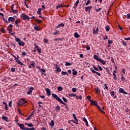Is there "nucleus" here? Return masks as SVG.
Instances as JSON below:
<instances>
[{"mask_svg": "<svg viewBox=\"0 0 130 130\" xmlns=\"http://www.w3.org/2000/svg\"><path fill=\"white\" fill-rule=\"evenodd\" d=\"M27 101H25L23 98L20 99L17 103L18 106H23L25 105V103H27Z\"/></svg>", "mask_w": 130, "mask_h": 130, "instance_id": "obj_1", "label": "nucleus"}, {"mask_svg": "<svg viewBox=\"0 0 130 130\" xmlns=\"http://www.w3.org/2000/svg\"><path fill=\"white\" fill-rule=\"evenodd\" d=\"M52 96L53 98H55L56 100H57V101H58V102L61 103V104H63V105H66V104H64V103H63V102H62V100H61V99H60V98H59V97L57 96V95H56L54 93H52Z\"/></svg>", "mask_w": 130, "mask_h": 130, "instance_id": "obj_2", "label": "nucleus"}, {"mask_svg": "<svg viewBox=\"0 0 130 130\" xmlns=\"http://www.w3.org/2000/svg\"><path fill=\"white\" fill-rule=\"evenodd\" d=\"M20 18H21L22 20H27V21H29V20H30V17H29V16L24 13H22V14H21Z\"/></svg>", "mask_w": 130, "mask_h": 130, "instance_id": "obj_3", "label": "nucleus"}, {"mask_svg": "<svg viewBox=\"0 0 130 130\" xmlns=\"http://www.w3.org/2000/svg\"><path fill=\"white\" fill-rule=\"evenodd\" d=\"M117 74H118V72H117V71L114 70L113 71V75L114 76L113 79L115 81H117Z\"/></svg>", "mask_w": 130, "mask_h": 130, "instance_id": "obj_4", "label": "nucleus"}, {"mask_svg": "<svg viewBox=\"0 0 130 130\" xmlns=\"http://www.w3.org/2000/svg\"><path fill=\"white\" fill-rule=\"evenodd\" d=\"M15 61L18 63V64H20V66H24V64L21 62L20 59H19V55H17V58L15 59Z\"/></svg>", "mask_w": 130, "mask_h": 130, "instance_id": "obj_5", "label": "nucleus"}, {"mask_svg": "<svg viewBox=\"0 0 130 130\" xmlns=\"http://www.w3.org/2000/svg\"><path fill=\"white\" fill-rule=\"evenodd\" d=\"M17 124L19 127H20L21 129L22 130H26V128L25 127V125H24V124H20L19 123H17Z\"/></svg>", "mask_w": 130, "mask_h": 130, "instance_id": "obj_6", "label": "nucleus"}, {"mask_svg": "<svg viewBox=\"0 0 130 130\" xmlns=\"http://www.w3.org/2000/svg\"><path fill=\"white\" fill-rule=\"evenodd\" d=\"M85 12H88V14H90V11L92 9V6L85 7Z\"/></svg>", "mask_w": 130, "mask_h": 130, "instance_id": "obj_7", "label": "nucleus"}, {"mask_svg": "<svg viewBox=\"0 0 130 130\" xmlns=\"http://www.w3.org/2000/svg\"><path fill=\"white\" fill-rule=\"evenodd\" d=\"M33 90H34V87H30L29 90L27 92V95H31V94H32V92H33Z\"/></svg>", "mask_w": 130, "mask_h": 130, "instance_id": "obj_8", "label": "nucleus"}, {"mask_svg": "<svg viewBox=\"0 0 130 130\" xmlns=\"http://www.w3.org/2000/svg\"><path fill=\"white\" fill-rule=\"evenodd\" d=\"M119 93H122V94H124L125 95L127 94V92H126L123 89L120 88L119 89Z\"/></svg>", "mask_w": 130, "mask_h": 130, "instance_id": "obj_9", "label": "nucleus"}, {"mask_svg": "<svg viewBox=\"0 0 130 130\" xmlns=\"http://www.w3.org/2000/svg\"><path fill=\"white\" fill-rule=\"evenodd\" d=\"M21 23V20L20 19H17L15 21V24L16 26V27H19V24Z\"/></svg>", "mask_w": 130, "mask_h": 130, "instance_id": "obj_10", "label": "nucleus"}, {"mask_svg": "<svg viewBox=\"0 0 130 130\" xmlns=\"http://www.w3.org/2000/svg\"><path fill=\"white\" fill-rule=\"evenodd\" d=\"M7 29L9 31V33H11V32H12V30H13V24H10L8 26Z\"/></svg>", "mask_w": 130, "mask_h": 130, "instance_id": "obj_11", "label": "nucleus"}, {"mask_svg": "<svg viewBox=\"0 0 130 130\" xmlns=\"http://www.w3.org/2000/svg\"><path fill=\"white\" fill-rule=\"evenodd\" d=\"M73 116L75 119V120L76 121V122H74V123H76V124H78L79 123V121L78 120V118H77V117L76 116V114H73Z\"/></svg>", "mask_w": 130, "mask_h": 130, "instance_id": "obj_12", "label": "nucleus"}, {"mask_svg": "<svg viewBox=\"0 0 130 130\" xmlns=\"http://www.w3.org/2000/svg\"><path fill=\"white\" fill-rule=\"evenodd\" d=\"M15 18L13 17H10L8 18V22L9 23H10V22H12V23L15 22Z\"/></svg>", "mask_w": 130, "mask_h": 130, "instance_id": "obj_13", "label": "nucleus"}, {"mask_svg": "<svg viewBox=\"0 0 130 130\" xmlns=\"http://www.w3.org/2000/svg\"><path fill=\"white\" fill-rule=\"evenodd\" d=\"M2 119L5 121H6V122H9V117L7 116H2Z\"/></svg>", "mask_w": 130, "mask_h": 130, "instance_id": "obj_14", "label": "nucleus"}, {"mask_svg": "<svg viewBox=\"0 0 130 130\" xmlns=\"http://www.w3.org/2000/svg\"><path fill=\"white\" fill-rule=\"evenodd\" d=\"M90 71L92 72V73H93V74H96V75H98V76H99V77L101 76V74L97 72L94 69H90Z\"/></svg>", "mask_w": 130, "mask_h": 130, "instance_id": "obj_15", "label": "nucleus"}, {"mask_svg": "<svg viewBox=\"0 0 130 130\" xmlns=\"http://www.w3.org/2000/svg\"><path fill=\"white\" fill-rule=\"evenodd\" d=\"M45 91L47 92V96H50L51 95V93L50 92V89L49 88H45Z\"/></svg>", "mask_w": 130, "mask_h": 130, "instance_id": "obj_16", "label": "nucleus"}, {"mask_svg": "<svg viewBox=\"0 0 130 130\" xmlns=\"http://www.w3.org/2000/svg\"><path fill=\"white\" fill-rule=\"evenodd\" d=\"M55 68H56V71L57 72H61V69H60V68H59V66L57 65V64H55Z\"/></svg>", "mask_w": 130, "mask_h": 130, "instance_id": "obj_17", "label": "nucleus"}, {"mask_svg": "<svg viewBox=\"0 0 130 130\" xmlns=\"http://www.w3.org/2000/svg\"><path fill=\"white\" fill-rule=\"evenodd\" d=\"M60 27H64V24L63 23H61L59 24L58 25L55 26L56 28H60Z\"/></svg>", "mask_w": 130, "mask_h": 130, "instance_id": "obj_18", "label": "nucleus"}, {"mask_svg": "<svg viewBox=\"0 0 130 130\" xmlns=\"http://www.w3.org/2000/svg\"><path fill=\"white\" fill-rule=\"evenodd\" d=\"M3 104L5 105V110H9V108L8 107V104H7V103H6V102H4L3 103Z\"/></svg>", "mask_w": 130, "mask_h": 130, "instance_id": "obj_19", "label": "nucleus"}, {"mask_svg": "<svg viewBox=\"0 0 130 130\" xmlns=\"http://www.w3.org/2000/svg\"><path fill=\"white\" fill-rule=\"evenodd\" d=\"M83 120L84 122H85L86 126H89V124L88 123V121L87 120V119H86V118L84 117L83 118Z\"/></svg>", "mask_w": 130, "mask_h": 130, "instance_id": "obj_20", "label": "nucleus"}, {"mask_svg": "<svg viewBox=\"0 0 130 130\" xmlns=\"http://www.w3.org/2000/svg\"><path fill=\"white\" fill-rule=\"evenodd\" d=\"M93 58L94 59H96V60H98V61H99L100 59H101L100 58H99V57L97 55H94L93 56Z\"/></svg>", "mask_w": 130, "mask_h": 130, "instance_id": "obj_21", "label": "nucleus"}, {"mask_svg": "<svg viewBox=\"0 0 130 130\" xmlns=\"http://www.w3.org/2000/svg\"><path fill=\"white\" fill-rule=\"evenodd\" d=\"M99 61H100V62H101V63H102V64H106V61H105L104 60H102L101 58L100 59V60H99Z\"/></svg>", "mask_w": 130, "mask_h": 130, "instance_id": "obj_22", "label": "nucleus"}, {"mask_svg": "<svg viewBox=\"0 0 130 130\" xmlns=\"http://www.w3.org/2000/svg\"><path fill=\"white\" fill-rule=\"evenodd\" d=\"M18 45H19V46H24V45H25V43L21 41L19 42H18Z\"/></svg>", "mask_w": 130, "mask_h": 130, "instance_id": "obj_23", "label": "nucleus"}, {"mask_svg": "<svg viewBox=\"0 0 130 130\" xmlns=\"http://www.w3.org/2000/svg\"><path fill=\"white\" fill-rule=\"evenodd\" d=\"M63 7H64V5L60 4L56 7V10H57V9H59V8H63Z\"/></svg>", "mask_w": 130, "mask_h": 130, "instance_id": "obj_24", "label": "nucleus"}, {"mask_svg": "<svg viewBox=\"0 0 130 130\" xmlns=\"http://www.w3.org/2000/svg\"><path fill=\"white\" fill-rule=\"evenodd\" d=\"M99 31V27H98L96 28V30L94 29V30H93V34H98Z\"/></svg>", "mask_w": 130, "mask_h": 130, "instance_id": "obj_25", "label": "nucleus"}, {"mask_svg": "<svg viewBox=\"0 0 130 130\" xmlns=\"http://www.w3.org/2000/svg\"><path fill=\"white\" fill-rule=\"evenodd\" d=\"M49 125H50V126H51V128H52V127L54 126V121L51 120V123L49 124Z\"/></svg>", "mask_w": 130, "mask_h": 130, "instance_id": "obj_26", "label": "nucleus"}, {"mask_svg": "<svg viewBox=\"0 0 130 130\" xmlns=\"http://www.w3.org/2000/svg\"><path fill=\"white\" fill-rule=\"evenodd\" d=\"M34 29L36 31H40V27H39V26H34Z\"/></svg>", "mask_w": 130, "mask_h": 130, "instance_id": "obj_27", "label": "nucleus"}, {"mask_svg": "<svg viewBox=\"0 0 130 130\" xmlns=\"http://www.w3.org/2000/svg\"><path fill=\"white\" fill-rule=\"evenodd\" d=\"M59 110H60V107L59 106H57L55 107V111L56 112H57Z\"/></svg>", "mask_w": 130, "mask_h": 130, "instance_id": "obj_28", "label": "nucleus"}, {"mask_svg": "<svg viewBox=\"0 0 130 130\" xmlns=\"http://www.w3.org/2000/svg\"><path fill=\"white\" fill-rule=\"evenodd\" d=\"M121 80L122 82H124L125 81V78L123 76V74H121Z\"/></svg>", "mask_w": 130, "mask_h": 130, "instance_id": "obj_29", "label": "nucleus"}, {"mask_svg": "<svg viewBox=\"0 0 130 130\" xmlns=\"http://www.w3.org/2000/svg\"><path fill=\"white\" fill-rule=\"evenodd\" d=\"M74 37H75V38H80V35L78 34V32H75Z\"/></svg>", "mask_w": 130, "mask_h": 130, "instance_id": "obj_30", "label": "nucleus"}, {"mask_svg": "<svg viewBox=\"0 0 130 130\" xmlns=\"http://www.w3.org/2000/svg\"><path fill=\"white\" fill-rule=\"evenodd\" d=\"M41 11H42V10L41 9V8H39L37 11V14L38 15H42L41 14Z\"/></svg>", "mask_w": 130, "mask_h": 130, "instance_id": "obj_31", "label": "nucleus"}, {"mask_svg": "<svg viewBox=\"0 0 130 130\" xmlns=\"http://www.w3.org/2000/svg\"><path fill=\"white\" fill-rule=\"evenodd\" d=\"M30 65L32 67V68H35V62L34 61H31L30 63Z\"/></svg>", "mask_w": 130, "mask_h": 130, "instance_id": "obj_32", "label": "nucleus"}, {"mask_svg": "<svg viewBox=\"0 0 130 130\" xmlns=\"http://www.w3.org/2000/svg\"><path fill=\"white\" fill-rule=\"evenodd\" d=\"M35 21L37 22L38 23V24H41V23H42V20H41L40 19H36Z\"/></svg>", "mask_w": 130, "mask_h": 130, "instance_id": "obj_33", "label": "nucleus"}, {"mask_svg": "<svg viewBox=\"0 0 130 130\" xmlns=\"http://www.w3.org/2000/svg\"><path fill=\"white\" fill-rule=\"evenodd\" d=\"M110 30V27H109V26L106 25V31H107V32H108Z\"/></svg>", "mask_w": 130, "mask_h": 130, "instance_id": "obj_34", "label": "nucleus"}, {"mask_svg": "<svg viewBox=\"0 0 130 130\" xmlns=\"http://www.w3.org/2000/svg\"><path fill=\"white\" fill-rule=\"evenodd\" d=\"M92 104H94V105H95V106H98V102H97V101H93L92 102Z\"/></svg>", "mask_w": 130, "mask_h": 130, "instance_id": "obj_35", "label": "nucleus"}, {"mask_svg": "<svg viewBox=\"0 0 130 130\" xmlns=\"http://www.w3.org/2000/svg\"><path fill=\"white\" fill-rule=\"evenodd\" d=\"M58 91H62L63 90V88L61 86H58L57 87Z\"/></svg>", "mask_w": 130, "mask_h": 130, "instance_id": "obj_36", "label": "nucleus"}, {"mask_svg": "<svg viewBox=\"0 0 130 130\" xmlns=\"http://www.w3.org/2000/svg\"><path fill=\"white\" fill-rule=\"evenodd\" d=\"M76 95H77V94H76L75 93H70L69 94L70 97H76Z\"/></svg>", "mask_w": 130, "mask_h": 130, "instance_id": "obj_37", "label": "nucleus"}, {"mask_svg": "<svg viewBox=\"0 0 130 130\" xmlns=\"http://www.w3.org/2000/svg\"><path fill=\"white\" fill-rule=\"evenodd\" d=\"M75 97L76 98H77V99H79L80 100H82V95L78 96L76 95Z\"/></svg>", "mask_w": 130, "mask_h": 130, "instance_id": "obj_38", "label": "nucleus"}, {"mask_svg": "<svg viewBox=\"0 0 130 130\" xmlns=\"http://www.w3.org/2000/svg\"><path fill=\"white\" fill-rule=\"evenodd\" d=\"M15 41L19 43V42L21 41V40L19 38H15Z\"/></svg>", "mask_w": 130, "mask_h": 130, "instance_id": "obj_39", "label": "nucleus"}, {"mask_svg": "<svg viewBox=\"0 0 130 130\" xmlns=\"http://www.w3.org/2000/svg\"><path fill=\"white\" fill-rule=\"evenodd\" d=\"M95 91L96 92V93H100V89H99V88L96 87L95 89Z\"/></svg>", "mask_w": 130, "mask_h": 130, "instance_id": "obj_40", "label": "nucleus"}, {"mask_svg": "<svg viewBox=\"0 0 130 130\" xmlns=\"http://www.w3.org/2000/svg\"><path fill=\"white\" fill-rule=\"evenodd\" d=\"M58 33H59V31L56 30L55 32H53V34L54 35H57V34H58Z\"/></svg>", "mask_w": 130, "mask_h": 130, "instance_id": "obj_41", "label": "nucleus"}, {"mask_svg": "<svg viewBox=\"0 0 130 130\" xmlns=\"http://www.w3.org/2000/svg\"><path fill=\"white\" fill-rule=\"evenodd\" d=\"M101 10H102V8H99V9L95 8V11L96 12H100V11H101Z\"/></svg>", "mask_w": 130, "mask_h": 130, "instance_id": "obj_42", "label": "nucleus"}, {"mask_svg": "<svg viewBox=\"0 0 130 130\" xmlns=\"http://www.w3.org/2000/svg\"><path fill=\"white\" fill-rule=\"evenodd\" d=\"M25 130H36V129L34 127H31V128H26Z\"/></svg>", "mask_w": 130, "mask_h": 130, "instance_id": "obj_43", "label": "nucleus"}, {"mask_svg": "<svg viewBox=\"0 0 130 130\" xmlns=\"http://www.w3.org/2000/svg\"><path fill=\"white\" fill-rule=\"evenodd\" d=\"M12 13H14V14H18V10H13L12 11Z\"/></svg>", "mask_w": 130, "mask_h": 130, "instance_id": "obj_44", "label": "nucleus"}, {"mask_svg": "<svg viewBox=\"0 0 130 130\" xmlns=\"http://www.w3.org/2000/svg\"><path fill=\"white\" fill-rule=\"evenodd\" d=\"M65 66H72V63H70L69 62H66Z\"/></svg>", "mask_w": 130, "mask_h": 130, "instance_id": "obj_45", "label": "nucleus"}, {"mask_svg": "<svg viewBox=\"0 0 130 130\" xmlns=\"http://www.w3.org/2000/svg\"><path fill=\"white\" fill-rule=\"evenodd\" d=\"M61 74H62V75H63V76H64V75H67V76L69 75V74H68V72H63V71H62V72H61Z\"/></svg>", "mask_w": 130, "mask_h": 130, "instance_id": "obj_46", "label": "nucleus"}, {"mask_svg": "<svg viewBox=\"0 0 130 130\" xmlns=\"http://www.w3.org/2000/svg\"><path fill=\"white\" fill-rule=\"evenodd\" d=\"M110 94H111V96H112V97H113V96H114V95H115V93L114 92V91H111Z\"/></svg>", "mask_w": 130, "mask_h": 130, "instance_id": "obj_47", "label": "nucleus"}, {"mask_svg": "<svg viewBox=\"0 0 130 130\" xmlns=\"http://www.w3.org/2000/svg\"><path fill=\"white\" fill-rule=\"evenodd\" d=\"M73 75L74 76H76V75H78V72H77V71H73Z\"/></svg>", "mask_w": 130, "mask_h": 130, "instance_id": "obj_48", "label": "nucleus"}, {"mask_svg": "<svg viewBox=\"0 0 130 130\" xmlns=\"http://www.w3.org/2000/svg\"><path fill=\"white\" fill-rule=\"evenodd\" d=\"M3 21L6 23V24H9V20L8 21L6 18H3Z\"/></svg>", "mask_w": 130, "mask_h": 130, "instance_id": "obj_49", "label": "nucleus"}, {"mask_svg": "<svg viewBox=\"0 0 130 130\" xmlns=\"http://www.w3.org/2000/svg\"><path fill=\"white\" fill-rule=\"evenodd\" d=\"M27 126H29V127H33L34 125L32 123H29L27 124Z\"/></svg>", "mask_w": 130, "mask_h": 130, "instance_id": "obj_50", "label": "nucleus"}, {"mask_svg": "<svg viewBox=\"0 0 130 130\" xmlns=\"http://www.w3.org/2000/svg\"><path fill=\"white\" fill-rule=\"evenodd\" d=\"M94 70H95V71H99V69H98V68L95 67L94 65L92 66Z\"/></svg>", "mask_w": 130, "mask_h": 130, "instance_id": "obj_51", "label": "nucleus"}, {"mask_svg": "<svg viewBox=\"0 0 130 130\" xmlns=\"http://www.w3.org/2000/svg\"><path fill=\"white\" fill-rule=\"evenodd\" d=\"M79 3H80V1L79 0L76 1V3H75V7H76H76H78V5H79Z\"/></svg>", "mask_w": 130, "mask_h": 130, "instance_id": "obj_52", "label": "nucleus"}, {"mask_svg": "<svg viewBox=\"0 0 130 130\" xmlns=\"http://www.w3.org/2000/svg\"><path fill=\"white\" fill-rule=\"evenodd\" d=\"M0 31H1V32H2V33H5L6 32V30H5V29L1 28L0 29Z\"/></svg>", "mask_w": 130, "mask_h": 130, "instance_id": "obj_53", "label": "nucleus"}, {"mask_svg": "<svg viewBox=\"0 0 130 130\" xmlns=\"http://www.w3.org/2000/svg\"><path fill=\"white\" fill-rule=\"evenodd\" d=\"M98 68H99V70H100V71H101V72L103 71L102 67H101V66H100V65H98Z\"/></svg>", "mask_w": 130, "mask_h": 130, "instance_id": "obj_54", "label": "nucleus"}, {"mask_svg": "<svg viewBox=\"0 0 130 130\" xmlns=\"http://www.w3.org/2000/svg\"><path fill=\"white\" fill-rule=\"evenodd\" d=\"M113 42V41H112V40H108V43L109 44H112Z\"/></svg>", "mask_w": 130, "mask_h": 130, "instance_id": "obj_55", "label": "nucleus"}, {"mask_svg": "<svg viewBox=\"0 0 130 130\" xmlns=\"http://www.w3.org/2000/svg\"><path fill=\"white\" fill-rule=\"evenodd\" d=\"M31 118H32V117L31 115H30L25 120H29V119H31Z\"/></svg>", "mask_w": 130, "mask_h": 130, "instance_id": "obj_56", "label": "nucleus"}, {"mask_svg": "<svg viewBox=\"0 0 130 130\" xmlns=\"http://www.w3.org/2000/svg\"><path fill=\"white\" fill-rule=\"evenodd\" d=\"M22 55L23 56H25L26 55H27V54L26 53V52H22Z\"/></svg>", "mask_w": 130, "mask_h": 130, "instance_id": "obj_57", "label": "nucleus"}, {"mask_svg": "<svg viewBox=\"0 0 130 130\" xmlns=\"http://www.w3.org/2000/svg\"><path fill=\"white\" fill-rule=\"evenodd\" d=\"M62 100H63V101H64V102H66V103L68 102V100H67V99H66V98L63 97V98H62Z\"/></svg>", "mask_w": 130, "mask_h": 130, "instance_id": "obj_58", "label": "nucleus"}, {"mask_svg": "<svg viewBox=\"0 0 130 130\" xmlns=\"http://www.w3.org/2000/svg\"><path fill=\"white\" fill-rule=\"evenodd\" d=\"M72 91H73V92H77V88H72Z\"/></svg>", "mask_w": 130, "mask_h": 130, "instance_id": "obj_59", "label": "nucleus"}, {"mask_svg": "<svg viewBox=\"0 0 130 130\" xmlns=\"http://www.w3.org/2000/svg\"><path fill=\"white\" fill-rule=\"evenodd\" d=\"M15 6V4H12L11 6V11H12L13 10H14V6Z\"/></svg>", "mask_w": 130, "mask_h": 130, "instance_id": "obj_60", "label": "nucleus"}, {"mask_svg": "<svg viewBox=\"0 0 130 130\" xmlns=\"http://www.w3.org/2000/svg\"><path fill=\"white\" fill-rule=\"evenodd\" d=\"M45 9H46L45 6L44 5H42V8H41V9L45 10Z\"/></svg>", "mask_w": 130, "mask_h": 130, "instance_id": "obj_61", "label": "nucleus"}, {"mask_svg": "<svg viewBox=\"0 0 130 130\" xmlns=\"http://www.w3.org/2000/svg\"><path fill=\"white\" fill-rule=\"evenodd\" d=\"M11 72H16V69L14 68H11Z\"/></svg>", "mask_w": 130, "mask_h": 130, "instance_id": "obj_62", "label": "nucleus"}, {"mask_svg": "<svg viewBox=\"0 0 130 130\" xmlns=\"http://www.w3.org/2000/svg\"><path fill=\"white\" fill-rule=\"evenodd\" d=\"M106 69V70L107 71V72L108 73H109L110 72V71L109 70V68L106 67V68H105Z\"/></svg>", "mask_w": 130, "mask_h": 130, "instance_id": "obj_63", "label": "nucleus"}, {"mask_svg": "<svg viewBox=\"0 0 130 130\" xmlns=\"http://www.w3.org/2000/svg\"><path fill=\"white\" fill-rule=\"evenodd\" d=\"M127 19H128V20H129L130 19V14H127V17H126Z\"/></svg>", "mask_w": 130, "mask_h": 130, "instance_id": "obj_64", "label": "nucleus"}]
</instances>
